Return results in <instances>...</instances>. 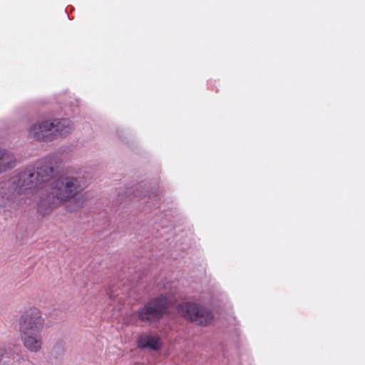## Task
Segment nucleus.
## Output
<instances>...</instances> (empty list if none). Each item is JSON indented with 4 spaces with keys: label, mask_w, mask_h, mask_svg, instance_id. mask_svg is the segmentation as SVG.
<instances>
[{
    "label": "nucleus",
    "mask_w": 365,
    "mask_h": 365,
    "mask_svg": "<svg viewBox=\"0 0 365 365\" xmlns=\"http://www.w3.org/2000/svg\"><path fill=\"white\" fill-rule=\"evenodd\" d=\"M86 187L83 178L62 176L51 181L41 195L39 205L53 208L74 197Z\"/></svg>",
    "instance_id": "obj_1"
},
{
    "label": "nucleus",
    "mask_w": 365,
    "mask_h": 365,
    "mask_svg": "<svg viewBox=\"0 0 365 365\" xmlns=\"http://www.w3.org/2000/svg\"><path fill=\"white\" fill-rule=\"evenodd\" d=\"M73 130V123L68 118L44 120L28 128V138L48 143L68 135Z\"/></svg>",
    "instance_id": "obj_2"
},
{
    "label": "nucleus",
    "mask_w": 365,
    "mask_h": 365,
    "mask_svg": "<svg viewBox=\"0 0 365 365\" xmlns=\"http://www.w3.org/2000/svg\"><path fill=\"white\" fill-rule=\"evenodd\" d=\"M171 301L165 296L160 295L147 303L138 312L133 314V319L143 323L150 324L159 320L166 314Z\"/></svg>",
    "instance_id": "obj_3"
},
{
    "label": "nucleus",
    "mask_w": 365,
    "mask_h": 365,
    "mask_svg": "<svg viewBox=\"0 0 365 365\" xmlns=\"http://www.w3.org/2000/svg\"><path fill=\"white\" fill-rule=\"evenodd\" d=\"M179 314L198 325H207L213 320V314L207 308L194 303H183L178 307Z\"/></svg>",
    "instance_id": "obj_4"
},
{
    "label": "nucleus",
    "mask_w": 365,
    "mask_h": 365,
    "mask_svg": "<svg viewBox=\"0 0 365 365\" xmlns=\"http://www.w3.org/2000/svg\"><path fill=\"white\" fill-rule=\"evenodd\" d=\"M45 323L41 312L36 307H29L24 312V332H41Z\"/></svg>",
    "instance_id": "obj_5"
},
{
    "label": "nucleus",
    "mask_w": 365,
    "mask_h": 365,
    "mask_svg": "<svg viewBox=\"0 0 365 365\" xmlns=\"http://www.w3.org/2000/svg\"><path fill=\"white\" fill-rule=\"evenodd\" d=\"M6 185L8 187V192L4 191V195H2L3 192L0 190V206H4L6 200H14L16 195H21L23 192L21 175L19 174L16 176L12 177L6 183Z\"/></svg>",
    "instance_id": "obj_6"
},
{
    "label": "nucleus",
    "mask_w": 365,
    "mask_h": 365,
    "mask_svg": "<svg viewBox=\"0 0 365 365\" xmlns=\"http://www.w3.org/2000/svg\"><path fill=\"white\" fill-rule=\"evenodd\" d=\"M53 172V168L49 165L38 167L36 172L28 170L26 172H24V180H26V175L28 176V185H29V187H32L34 185L43 182L44 180L43 178L48 177Z\"/></svg>",
    "instance_id": "obj_7"
},
{
    "label": "nucleus",
    "mask_w": 365,
    "mask_h": 365,
    "mask_svg": "<svg viewBox=\"0 0 365 365\" xmlns=\"http://www.w3.org/2000/svg\"><path fill=\"white\" fill-rule=\"evenodd\" d=\"M42 346V340L38 331L24 332V347L29 351L36 353Z\"/></svg>",
    "instance_id": "obj_8"
},
{
    "label": "nucleus",
    "mask_w": 365,
    "mask_h": 365,
    "mask_svg": "<svg viewBox=\"0 0 365 365\" xmlns=\"http://www.w3.org/2000/svg\"><path fill=\"white\" fill-rule=\"evenodd\" d=\"M138 345L140 348H149L157 351L160 349L162 343L156 335L142 334L138 338Z\"/></svg>",
    "instance_id": "obj_9"
},
{
    "label": "nucleus",
    "mask_w": 365,
    "mask_h": 365,
    "mask_svg": "<svg viewBox=\"0 0 365 365\" xmlns=\"http://www.w3.org/2000/svg\"><path fill=\"white\" fill-rule=\"evenodd\" d=\"M15 165L14 156L6 150H0V173L11 169Z\"/></svg>",
    "instance_id": "obj_10"
},
{
    "label": "nucleus",
    "mask_w": 365,
    "mask_h": 365,
    "mask_svg": "<svg viewBox=\"0 0 365 365\" xmlns=\"http://www.w3.org/2000/svg\"><path fill=\"white\" fill-rule=\"evenodd\" d=\"M4 351L2 350V349H0V363L2 361V359H3V356H4Z\"/></svg>",
    "instance_id": "obj_11"
}]
</instances>
